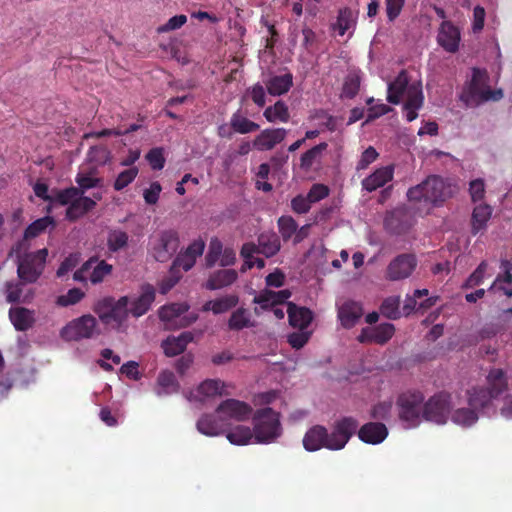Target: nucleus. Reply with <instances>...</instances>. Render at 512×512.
I'll use <instances>...</instances> for the list:
<instances>
[{"instance_id":"f257e3e1","label":"nucleus","mask_w":512,"mask_h":512,"mask_svg":"<svg viewBox=\"0 0 512 512\" xmlns=\"http://www.w3.org/2000/svg\"><path fill=\"white\" fill-rule=\"evenodd\" d=\"M359 422L352 416H344L333 422L330 431L325 426L314 425L303 437V446L309 452L321 448L332 451L342 450L357 432Z\"/></svg>"},{"instance_id":"f03ea898","label":"nucleus","mask_w":512,"mask_h":512,"mask_svg":"<svg viewBox=\"0 0 512 512\" xmlns=\"http://www.w3.org/2000/svg\"><path fill=\"white\" fill-rule=\"evenodd\" d=\"M252 408L237 399H226L216 408L215 414H203L197 421V430L206 436H218L232 425V421L243 422L250 418Z\"/></svg>"},{"instance_id":"7ed1b4c3","label":"nucleus","mask_w":512,"mask_h":512,"mask_svg":"<svg viewBox=\"0 0 512 512\" xmlns=\"http://www.w3.org/2000/svg\"><path fill=\"white\" fill-rule=\"evenodd\" d=\"M387 100L395 104L403 102V114L411 122L418 117V111L423 105L422 85L417 80L410 82L407 74L402 71L389 84Z\"/></svg>"},{"instance_id":"20e7f679","label":"nucleus","mask_w":512,"mask_h":512,"mask_svg":"<svg viewBox=\"0 0 512 512\" xmlns=\"http://www.w3.org/2000/svg\"><path fill=\"white\" fill-rule=\"evenodd\" d=\"M452 187L438 176H429L407 191L409 202L419 205V213L426 214L434 206L441 205L452 195Z\"/></svg>"},{"instance_id":"39448f33","label":"nucleus","mask_w":512,"mask_h":512,"mask_svg":"<svg viewBox=\"0 0 512 512\" xmlns=\"http://www.w3.org/2000/svg\"><path fill=\"white\" fill-rule=\"evenodd\" d=\"M510 382L507 370L492 368L486 376L485 385L470 388V404L490 409L496 415L495 400L508 391Z\"/></svg>"},{"instance_id":"423d86ee","label":"nucleus","mask_w":512,"mask_h":512,"mask_svg":"<svg viewBox=\"0 0 512 512\" xmlns=\"http://www.w3.org/2000/svg\"><path fill=\"white\" fill-rule=\"evenodd\" d=\"M28 245L25 241H18L11 249L9 255L16 256L17 274L20 280L27 283H34L42 274L48 255L46 248L35 253H26Z\"/></svg>"},{"instance_id":"0eeeda50","label":"nucleus","mask_w":512,"mask_h":512,"mask_svg":"<svg viewBox=\"0 0 512 512\" xmlns=\"http://www.w3.org/2000/svg\"><path fill=\"white\" fill-rule=\"evenodd\" d=\"M253 433L256 443L270 444L283 433L280 413L270 407L258 409L252 416Z\"/></svg>"},{"instance_id":"6e6552de","label":"nucleus","mask_w":512,"mask_h":512,"mask_svg":"<svg viewBox=\"0 0 512 512\" xmlns=\"http://www.w3.org/2000/svg\"><path fill=\"white\" fill-rule=\"evenodd\" d=\"M488 82L489 77L485 70L473 69L471 82L462 93L461 99L468 106H476L485 101L501 99L503 97L502 90L492 91Z\"/></svg>"},{"instance_id":"1a4fd4ad","label":"nucleus","mask_w":512,"mask_h":512,"mask_svg":"<svg viewBox=\"0 0 512 512\" xmlns=\"http://www.w3.org/2000/svg\"><path fill=\"white\" fill-rule=\"evenodd\" d=\"M129 303L127 296H122L118 300L113 297H105L96 303L94 311L105 325L119 329L130 313Z\"/></svg>"},{"instance_id":"9d476101","label":"nucleus","mask_w":512,"mask_h":512,"mask_svg":"<svg viewBox=\"0 0 512 512\" xmlns=\"http://www.w3.org/2000/svg\"><path fill=\"white\" fill-rule=\"evenodd\" d=\"M424 404V396L419 391H408L399 396L397 400L399 417L406 428L417 427L422 422Z\"/></svg>"},{"instance_id":"9b49d317","label":"nucleus","mask_w":512,"mask_h":512,"mask_svg":"<svg viewBox=\"0 0 512 512\" xmlns=\"http://www.w3.org/2000/svg\"><path fill=\"white\" fill-rule=\"evenodd\" d=\"M100 334L97 320L90 314L82 315L68 322L61 330L60 337L67 342L92 339Z\"/></svg>"},{"instance_id":"f8f14e48","label":"nucleus","mask_w":512,"mask_h":512,"mask_svg":"<svg viewBox=\"0 0 512 512\" xmlns=\"http://www.w3.org/2000/svg\"><path fill=\"white\" fill-rule=\"evenodd\" d=\"M480 414L493 417L495 414L490 409H485L480 405L470 404V389L466 391L465 403L455 406L452 402L450 421L463 429H469L476 425Z\"/></svg>"},{"instance_id":"ddd939ff","label":"nucleus","mask_w":512,"mask_h":512,"mask_svg":"<svg viewBox=\"0 0 512 512\" xmlns=\"http://www.w3.org/2000/svg\"><path fill=\"white\" fill-rule=\"evenodd\" d=\"M452 397L447 393H438L430 397L423 406L422 421L445 425L450 419Z\"/></svg>"},{"instance_id":"4468645a","label":"nucleus","mask_w":512,"mask_h":512,"mask_svg":"<svg viewBox=\"0 0 512 512\" xmlns=\"http://www.w3.org/2000/svg\"><path fill=\"white\" fill-rule=\"evenodd\" d=\"M179 248V236L174 230H166L160 234L157 244L153 247V256L158 262H167Z\"/></svg>"},{"instance_id":"2eb2a0df","label":"nucleus","mask_w":512,"mask_h":512,"mask_svg":"<svg viewBox=\"0 0 512 512\" xmlns=\"http://www.w3.org/2000/svg\"><path fill=\"white\" fill-rule=\"evenodd\" d=\"M459 29L449 21H443L440 25L437 42L447 52L455 53L460 44Z\"/></svg>"},{"instance_id":"dca6fc26","label":"nucleus","mask_w":512,"mask_h":512,"mask_svg":"<svg viewBox=\"0 0 512 512\" xmlns=\"http://www.w3.org/2000/svg\"><path fill=\"white\" fill-rule=\"evenodd\" d=\"M364 312L360 302L354 300L344 301L338 308V318L345 329L354 327Z\"/></svg>"},{"instance_id":"f3484780","label":"nucleus","mask_w":512,"mask_h":512,"mask_svg":"<svg viewBox=\"0 0 512 512\" xmlns=\"http://www.w3.org/2000/svg\"><path fill=\"white\" fill-rule=\"evenodd\" d=\"M416 266V259L409 254H402L390 262L389 277L393 280L404 279L410 276Z\"/></svg>"},{"instance_id":"a211bd4d","label":"nucleus","mask_w":512,"mask_h":512,"mask_svg":"<svg viewBox=\"0 0 512 512\" xmlns=\"http://www.w3.org/2000/svg\"><path fill=\"white\" fill-rule=\"evenodd\" d=\"M287 135L284 128L265 129L253 141L254 147L259 151L273 149L278 143H281Z\"/></svg>"},{"instance_id":"6ab92c4d","label":"nucleus","mask_w":512,"mask_h":512,"mask_svg":"<svg viewBox=\"0 0 512 512\" xmlns=\"http://www.w3.org/2000/svg\"><path fill=\"white\" fill-rule=\"evenodd\" d=\"M9 319L17 331H27L32 328L36 322L35 311L25 307H11L9 309Z\"/></svg>"},{"instance_id":"aec40b11","label":"nucleus","mask_w":512,"mask_h":512,"mask_svg":"<svg viewBox=\"0 0 512 512\" xmlns=\"http://www.w3.org/2000/svg\"><path fill=\"white\" fill-rule=\"evenodd\" d=\"M413 214L406 208L397 209L392 215L386 217V226L389 228V234H400L408 230L413 224Z\"/></svg>"},{"instance_id":"412c9836","label":"nucleus","mask_w":512,"mask_h":512,"mask_svg":"<svg viewBox=\"0 0 512 512\" xmlns=\"http://www.w3.org/2000/svg\"><path fill=\"white\" fill-rule=\"evenodd\" d=\"M287 314L289 324L299 330H305L313 320V313L310 309L297 306L293 302H287Z\"/></svg>"},{"instance_id":"4be33fe9","label":"nucleus","mask_w":512,"mask_h":512,"mask_svg":"<svg viewBox=\"0 0 512 512\" xmlns=\"http://www.w3.org/2000/svg\"><path fill=\"white\" fill-rule=\"evenodd\" d=\"M155 300V289L151 284H145L141 287V294L132 303L130 313L138 318L148 312Z\"/></svg>"},{"instance_id":"5701e85b","label":"nucleus","mask_w":512,"mask_h":512,"mask_svg":"<svg viewBox=\"0 0 512 512\" xmlns=\"http://www.w3.org/2000/svg\"><path fill=\"white\" fill-rule=\"evenodd\" d=\"M502 275L497 276L489 290L501 291L504 295L512 296V260H502L500 265Z\"/></svg>"},{"instance_id":"b1692460","label":"nucleus","mask_w":512,"mask_h":512,"mask_svg":"<svg viewBox=\"0 0 512 512\" xmlns=\"http://www.w3.org/2000/svg\"><path fill=\"white\" fill-rule=\"evenodd\" d=\"M237 278L238 274L234 269L218 270L209 276L205 283V288L208 290H218L233 284Z\"/></svg>"},{"instance_id":"393cba45","label":"nucleus","mask_w":512,"mask_h":512,"mask_svg":"<svg viewBox=\"0 0 512 512\" xmlns=\"http://www.w3.org/2000/svg\"><path fill=\"white\" fill-rule=\"evenodd\" d=\"M358 431L361 441L368 444H379L384 440V424L369 422L364 424Z\"/></svg>"},{"instance_id":"a878e982","label":"nucleus","mask_w":512,"mask_h":512,"mask_svg":"<svg viewBox=\"0 0 512 512\" xmlns=\"http://www.w3.org/2000/svg\"><path fill=\"white\" fill-rule=\"evenodd\" d=\"M268 93L273 96H280L289 91L293 85V76L291 73L271 76L264 82Z\"/></svg>"},{"instance_id":"bb28decb","label":"nucleus","mask_w":512,"mask_h":512,"mask_svg":"<svg viewBox=\"0 0 512 512\" xmlns=\"http://www.w3.org/2000/svg\"><path fill=\"white\" fill-rule=\"evenodd\" d=\"M224 434L231 444L238 446L247 445L254 438L253 429L240 424L235 426L231 425Z\"/></svg>"},{"instance_id":"cd10ccee","label":"nucleus","mask_w":512,"mask_h":512,"mask_svg":"<svg viewBox=\"0 0 512 512\" xmlns=\"http://www.w3.org/2000/svg\"><path fill=\"white\" fill-rule=\"evenodd\" d=\"M180 385L173 372L164 370L157 377L155 393L158 396H167L178 392Z\"/></svg>"},{"instance_id":"c85d7f7f","label":"nucleus","mask_w":512,"mask_h":512,"mask_svg":"<svg viewBox=\"0 0 512 512\" xmlns=\"http://www.w3.org/2000/svg\"><path fill=\"white\" fill-rule=\"evenodd\" d=\"M95 205L96 202L93 199L79 195L75 201H72V203L68 206L66 210V217L67 219L74 221L83 216L85 213L91 211Z\"/></svg>"},{"instance_id":"c756f323","label":"nucleus","mask_w":512,"mask_h":512,"mask_svg":"<svg viewBox=\"0 0 512 512\" xmlns=\"http://www.w3.org/2000/svg\"><path fill=\"white\" fill-rule=\"evenodd\" d=\"M26 282L8 281L5 284L6 301L8 303H29L33 298V292L23 294V287Z\"/></svg>"},{"instance_id":"7c9ffc66","label":"nucleus","mask_w":512,"mask_h":512,"mask_svg":"<svg viewBox=\"0 0 512 512\" xmlns=\"http://www.w3.org/2000/svg\"><path fill=\"white\" fill-rule=\"evenodd\" d=\"M258 247L259 253L268 258L276 255L281 248L278 235L275 232L261 233L258 237Z\"/></svg>"},{"instance_id":"2f4dec72","label":"nucleus","mask_w":512,"mask_h":512,"mask_svg":"<svg viewBox=\"0 0 512 512\" xmlns=\"http://www.w3.org/2000/svg\"><path fill=\"white\" fill-rule=\"evenodd\" d=\"M492 208L487 204H479L475 206L472 212V232L474 234L486 228L487 222L491 218Z\"/></svg>"},{"instance_id":"473e14b6","label":"nucleus","mask_w":512,"mask_h":512,"mask_svg":"<svg viewBox=\"0 0 512 512\" xmlns=\"http://www.w3.org/2000/svg\"><path fill=\"white\" fill-rule=\"evenodd\" d=\"M129 235L121 229H110L107 234V247L112 253H116L128 247Z\"/></svg>"},{"instance_id":"72a5a7b5","label":"nucleus","mask_w":512,"mask_h":512,"mask_svg":"<svg viewBox=\"0 0 512 512\" xmlns=\"http://www.w3.org/2000/svg\"><path fill=\"white\" fill-rule=\"evenodd\" d=\"M226 383L218 379H207L197 388V393L203 397H213L216 395H228L225 391Z\"/></svg>"},{"instance_id":"f704fd0d","label":"nucleus","mask_w":512,"mask_h":512,"mask_svg":"<svg viewBox=\"0 0 512 512\" xmlns=\"http://www.w3.org/2000/svg\"><path fill=\"white\" fill-rule=\"evenodd\" d=\"M49 226L52 228L55 226L53 217L45 216L32 222L24 231L23 239L21 241L27 242L28 239H32L43 233Z\"/></svg>"},{"instance_id":"c9c22d12","label":"nucleus","mask_w":512,"mask_h":512,"mask_svg":"<svg viewBox=\"0 0 512 512\" xmlns=\"http://www.w3.org/2000/svg\"><path fill=\"white\" fill-rule=\"evenodd\" d=\"M268 122H288L290 118L288 106L282 100L277 101L273 106H269L263 113Z\"/></svg>"},{"instance_id":"e433bc0d","label":"nucleus","mask_w":512,"mask_h":512,"mask_svg":"<svg viewBox=\"0 0 512 512\" xmlns=\"http://www.w3.org/2000/svg\"><path fill=\"white\" fill-rule=\"evenodd\" d=\"M253 326L254 322L251 321L250 314L245 308H238L235 310L228 321L229 329L234 331H239Z\"/></svg>"},{"instance_id":"4c0bfd02","label":"nucleus","mask_w":512,"mask_h":512,"mask_svg":"<svg viewBox=\"0 0 512 512\" xmlns=\"http://www.w3.org/2000/svg\"><path fill=\"white\" fill-rule=\"evenodd\" d=\"M357 340L360 343H377L380 345L384 344V324H380L377 327H365L361 330L357 336Z\"/></svg>"},{"instance_id":"58836bf2","label":"nucleus","mask_w":512,"mask_h":512,"mask_svg":"<svg viewBox=\"0 0 512 512\" xmlns=\"http://www.w3.org/2000/svg\"><path fill=\"white\" fill-rule=\"evenodd\" d=\"M230 125L235 132L240 134L250 133L260 128L257 123L242 116L239 111L232 115L230 119Z\"/></svg>"},{"instance_id":"ea45409f","label":"nucleus","mask_w":512,"mask_h":512,"mask_svg":"<svg viewBox=\"0 0 512 512\" xmlns=\"http://www.w3.org/2000/svg\"><path fill=\"white\" fill-rule=\"evenodd\" d=\"M360 84L361 76L359 71H350L345 77L341 96L349 99L354 98L359 91Z\"/></svg>"},{"instance_id":"a19ab883","label":"nucleus","mask_w":512,"mask_h":512,"mask_svg":"<svg viewBox=\"0 0 512 512\" xmlns=\"http://www.w3.org/2000/svg\"><path fill=\"white\" fill-rule=\"evenodd\" d=\"M189 305L186 303H172L161 307L159 317L162 321L170 322L186 313Z\"/></svg>"},{"instance_id":"79ce46f5","label":"nucleus","mask_w":512,"mask_h":512,"mask_svg":"<svg viewBox=\"0 0 512 512\" xmlns=\"http://www.w3.org/2000/svg\"><path fill=\"white\" fill-rule=\"evenodd\" d=\"M91 270L89 277L91 283L99 284L105 279V277L112 273L113 266L108 264L105 260H97V262L92 265Z\"/></svg>"},{"instance_id":"37998d69","label":"nucleus","mask_w":512,"mask_h":512,"mask_svg":"<svg viewBox=\"0 0 512 512\" xmlns=\"http://www.w3.org/2000/svg\"><path fill=\"white\" fill-rule=\"evenodd\" d=\"M222 251H223L222 242L217 237L212 238L210 240V243L208 246V251L205 256V263L208 268H211L216 264V262L221 257Z\"/></svg>"},{"instance_id":"c03bdc74","label":"nucleus","mask_w":512,"mask_h":512,"mask_svg":"<svg viewBox=\"0 0 512 512\" xmlns=\"http://www.w3.org/2000/svg\"><path fill=\"white\" fill-rule=\"evenodd\" d=\"M327 146L328 145L326 142H322V143L312 147L311 149L306 151L304 154H302L301 159H300L301 168L309 169L313 165L315 160L322 154V152L327 149Z\"/></svg>"},{"instance_id":"a18cd8bd","label":"nucleus","mask_w":512,"mask_h":512,"mask_svg":"<svg viewBox=\"0 0 512 512\" xmlns=\"http://www.w3.org/2000/svg\"><path fill=\"white\" fill-rule=\"evenodd\" d=\"M277 224L284 241H288L296 233L298 228L297 222L291 216H281Z\"/></svg>"},{"instance_id":"49530a36","label":"nucleus","mask_w":512,"mask_h":512,"mask_svg":"<svg viewBox=\"0 0 512 512\" xmlns=\"http://www.w3.org/2000/svg\"><path fill=\"white\" fill-rule=\"evenodd\" d=\"M161 347L167 357H174L185 351L178 336H168L161 342Z\"/></svg>"},{"instance_id":"de8ad7c7","label":"nucleus","mask_w":512,"mask_h":512,"mask_svg":"<svg viewBox=\"0 0 512 512\" xmlns=\"http://www.w3.org/2000/svg\"><path fill=\"white\" fill-rule=\"evenodd\" d=\"M384 186V168H378L362 181V187L368 192Z\"/></svg>"},{"instance_id":"09e8293b","label":"nucleus","mask_w":512,"mask_h":512,"mask_svg":"<svg viewBox=\"0 0 512 512\" xmlns=\"http://www.w3.org/2000/svg\"><path fill=\"white\" fill-rule=\"evenodd\" d=\"M355 17L351 9L345 8L339 11L336 27L339 35L343 36L345 32L354 24Z\"/></svg>"},{"instance_id":"8fccbe9b","label":"nucleus","mask_w":512,"mask_h":512,"mask_svg":"<svg viewBox=\"0 0 512 512\" xmlns=\"http://www.w3.org/2000/svg\"><path fill=\"white\" fill-rule=\"evenodd\" d=\"M239 302L237 295H225L214 300V314H222L234 308Z\"/></svg>"},{"instance_id":"3c124183","label":"nucleus","mask_w":512,"mask_h":512,"mask_svg":"<svg viewBox=\"0 0 512 512\" xmlns=\"http://www.w3.org/2000/svg\"><path fill=\"white\" fill-rule=\"evenodd\" d=\"M138 175V168L131 167L122 171L116 178L114 182V189L116 191H121L125 187H127Z\"/></svg>"},{"instance_id":"603ef678","label":"nucleus","mask_w":512,"mask_h":512,"mask_svg":"<svg viewBox=\"0 0 512 512\" xmlns=\"http://www.w3.org/2000/svg\"><path fill=\"white\" fill-rule=\"evenodd\" d=\"M84 295V292L80 288H72L69 289L66 294L59 296L56 303L59 306L67 307L81 301Z\"/></svg>"},{"instance_id":"864d4df0","label":"nucleus","mask_w":512,"mask_h":512,"mask_svg":"<svg viewBox=\"0 0 512 512\" xmlns=\"http://www.w3.org/2000/svg\"><path fill=\"white\" fill-rule=\"evenodd\" d=\"M495 410L496 414L499 413L500 416L506 420L512 419V395H505L501 398L495 400Z\"/></svg>"},{"instance_id":"5fc2aeb1","label":"nucleus","mask_w":512,"mask_h":512,"mask_svg":"<svg viewBox=\"0 0 512 512\" xmlns=\"http://www.w3.org/2000/svg\"><path fill=\"white\" fill-rule=\"evenodd\" d=\"M88 159L97 165H104L110 159V151L105 146H93L88 152Z\"/></svg>"},{"instance_id":"6e6d98bb","label":"nucleus","mask_w":512,"mask_h":512,"mask_svg":"<svg viewBox=\"0 0 512 512\" xmlns=\"http://www.w3.org/2000/svg\"><path fill=\"white\" fill-rule=\"evenodd\" d=\"M146 160L153 170H161L165 165L164 149L161 147L152 148L146 154Z\"/></svg>"},{"instance_id":"4d7b16f0","label":"nucleus","mask_w":512,"mask_h":512,"mask_svg":"<svg viewBox=\"0 0 512 512\" xmlns=\"http://www.w3.org/2000/svg\"><path fill=\"white\" fill-rule=\"evenodd\" d=\"M76 183L79 186L80 195H83V193L90 188L102 186V180L100 178H94L81 173L76 176Z\"/></svg>"},{"instance_id":"13d9d810","label":"nucleus","mask_w":512,"mask_h":512,"mask_svg":"<svg viewBox=\"0 0 512 512\" xmlns=\"http://www.w3.org/2000/svg\"><path fill=\"white\" fill-rule=\"evenodd\" d=\"M79 195L80 190L77 187H70L59 191L55 196V201L61 205H70Z\"/></svg>"},{"instance_id":"bf43d9fd","label":"nucleus","mask_w":512,"mask_h":512,"mask_svg":"<svg viewBox=\"0 0 512 512\" xmlns=\"http://www.w3.org/2000/svg\"><path fill=\"white\" fill-rule=\"evenodd\" d=\"M487 267L488 265L486 262L480 263L477 269L467 279L464 286L466 288H472L482 283L483 279L486 276Z\"/></svg>"},{"instance_id":"052dcab7","label":"nucleus","mask_w":512,"mask_h":512,"mask_svg":"<svg viewBox=\"0 0 512 512\" xmlns=\"http://www.w3.org/2000/svg\"><path fill=\"white\" fill-rule=\"evenodd\" d=\"M311 332L299 330L288 335V343L295 349H301L309 340Z\"/></svg>"},{"instance_id":"680f3d73","label":"nucleus","mask_w":512,"mask_h":512,"mask_svg":"<svg viewBox=\"0 0 512 512\" xmlns=\"http://www.w3.org/2000/svg\"><path fill=\"white\" fill-rule=\"evenodd\" d=\"M187 21V17L183 14L171 17L165 24L157 28L158 33L173 31L182 27Z\"/></svg>"},{"instance_id":"e2e57ef3","label":"nucleus","mask_w":512,"mask_h":512,"mask_svg":"<svg viewBox=\"0 0 512 512\" xmlns=\"http://www.w3.org/2000/svg\"><path fill=\"white\" fill-rule=\"evenodd\" d=\"M311 202L307 195H297L291 200V208L297 214H306L311 208Z\"/></svg>"},{"instance_id":"0e129e2a","label":"nucleus","mask_w":512,"mask_h":512,"mask_svg":"<svg viewBox=\"0 0 512 512\" xmlns=\"http://www.w3.org/2000/svg\"><path fill=\"white\" fill-rule=\"evenodd\" d=\"M196 260L189 256L186 252H180L173 261L172 268L179 271L182 268L184 271L190 270L195 265Z\"/></svg>"},{"instance_id":"69168bd1","label":"nucleus","mask_w":512,"mask_h":512,"mask_svg":"<svg viewBox=\"0 0 512 512\" xmlns=\"http://www.w3.org/2000/svg\"><path fill=\"white\" fill-rule=\"evenodd\" d=\"M181 274L172 267L170 268L169 275L165 277L160 284V293L166 294L170 291L180 280Z\"/></svg>"},{"instance_id":"338daca9","label":"nucleus","mask_w":512,"mask_h":512,"mask_svg":"<svg viewBox=\"0 0 512 512\" xmlns=\"http://www.w3.org/2000/svg\"><path fill=\"white\" fill-rule=\"evenodd\" d=\"M269 293H271V290L265 289L253 299V302L258 304L262 310L272 309L274 306H277L274 297L268 295Z\"/></svg>"},{"instance_id":"774afa93","label":"nucleus","mask_w":512,"mask_h":512,"mask_svg":"<svg viewBox=\"0 0 512 512\" xmlns=\"http://www.w3.org/2000/svg\"><path fill=\"white\" fill-rule=\"evenodd\" d=\"M329 195V189L323 184H314L310 188L307 197L311 204L319 202Z\"/></svg>"}]
</instances>
